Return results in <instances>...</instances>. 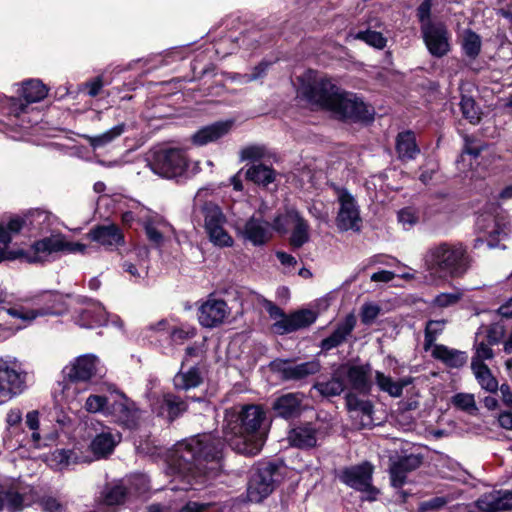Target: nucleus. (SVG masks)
<instances>
[{
    "label": "nucleus",
    "instance_id": "48",
    "mask_svg": "<svg viewBox=\"0 0 512 512\" xmlns=\"http://www.w3.org/2000/svg\"><path fill=\"white\" fill-rule=\"evenodd\" d=\"M346 40L348 42L361 40L376 49H383L387 43L386 38L380 32L373 30L359 31L357 33L350 32Z\"/></svg>",
    "mask_w": 512,
    "mask_h": 512
},
{
    "label": "nucleus",
    "instance_id": "9",
    "mask_svg": "<svg viewBox=\"0 0 512 512\" xmlns=\"http://www.w3.org/2000/svg\"><path fill=\"white\" fill-rule=\"evenodd\" d=\"M200 209L204 217V228L209 240L219 247H231L233 239L223 227L225 216L221 209L212 202H205L201 205Z\"/></svg>",
    "mask_w": 512,
    "mask_h": 512
},
{
    "label": "nucleus",
    "instance_id": "56",
    "mask_svg": "<svg viewBox=\"0 0 512 512\" xmlns=\"http://www.w3.org/2000/svg\"><path fill=\"white\" fill-rule=\"evenodd\" d=\"M460 107L463 116L471 123H476L480 120L478 108L471 97L463 96L461 98Z\"/></svg>",
    "mask_w": 512,
    "mask_h": 512
},
{
    "label": "nucleus",
    "instance_id": "42",
    "mask_svg": "<svg viewBox=\"0 0 512 512\" xmlns=\"http://www.w3.org/2000/svg\"><path fill=\"white\" fill-rule=\"evenodd\" d=\"M3 497L5 509L9 512H20L32 503V500L29 499L28 495L21 494L13 489L3 490Z\"/></svg>",
    "mask_w": 512,
    "mask_h": 512
},
{
    "label": "nucleus",
    "instance_id": "43",
    "mask_svg": "<svg viewBox=\"0 0 512 512\" xmlns=\"http://www.w3.org/2000/svg\"><path fill=\"white\" fill-rule=\"evenodd\" d=\"M313 388L316 389L322 396L332 397L340 395L344 391L345 385L343 382V377L338 375L337 369L330 380L326 382H318L314 384Z\"/></svg>",
    "mask_w": 512,
    "mask_h": 512
},
{
    "label": "nucleus",
    "instance_id": "36",
    "mask_svg": "<svg viewBox=\"0 0 512 512\" xmlns=\"http://www.w3.org/2000/svg\"><path fill=\"white\" fill-rule=\"evenodd\" d=\"M126 129V124L120 123L99 135L86 136V139L93 149L103 148L124 134Z\"/></svg>",
    "mask_w": 512,
    "mask_h": 512
},
{
    "label": "nucleus",
    "instance_id": "64",
    "mask_svg": "<svg viewBox=\"0 0 512 512\" xmlns=\"http://www.w3.org/2000/svg\"><path fill=\"white\" fill-rule=\"evenodd\" d=\"M499 425L506 429L512 431V411H503L498 416Z\"/></svg>",
    "mask_w": 512,
    "mask_h": 512
},
{
    "label": "nucleus",
    "instance_id": "22",
    "mask_svg": "<svg viewBox=\"0 0 512 512\" xmlns=\"http://www.w3.org/2000/svg\"><path fill=\"white\" fill-rule=\"evenodd\" d=\"M482 512H503L512 509V490H494L475 502Z\"/></svg>",
    "mask_w": 512,
    "mask_h": 512
},
{
    "label": "nucleus",
    "instance_id": "18",
    "mask_svg": "<svg viewBox=\"0 0 512 512\" xmlns=\"http://www.w3.org/2000/svg\"><path fill=\"white\" fill-rule=\"evenodd\" d=\"M370 364H344L338 368V375L346 378L351 388L360 393L368 394L372 387Z\"/></svg>",
    "mask_w": 512,
    "mask_h": 512
},
{
    "label": "nucleus",
    "instance_id": "13",
    "mask_svg": "<svg viewBox=\"0 0 512 512\" xmlns=\"http://www.w3.org/2000/svg\"><path fill=\"white\" fill-rule=\"evenodd\" d=\"M477 228L483 233V237L489 248H496L506 239L510 231L509 222L504 216L481 214L477 218Z\"/></svg>",
    "mask_w": 512,
    "mask_h": 512
},
{
    "label": "nucleus",
    "instance_id": "39",
    "mask_svg": "<svg viewBox=\"0 0 512 512\" xmlns=\"http://www.w3.org/2000/svg\"><path fill=\"white\" fill-rule=\"evenodd\" d=\"M294 227L290 237V244L294 248H300L309 241V225L299 214H292Z\"/></svg>",
    "mask_w": 512,
    "mask_h": 512
},
{
    "label": "nucleus",
    "instance_id": "60",
    "mask_svg": "<svg viewBox=\"0 0 512 512\" xmlns=\"http://www.w3.org/2000/svg\"><path fill=\"white\" fill-rule=\"evenodd\" d=\"M380 313V307L376 304L367 303L362 306L361 309V321L365 325H370L378 317Z\"/></svg>",
    "mask_w": 512,
    "mask_h": 512
},
{
    "label": "nucleus",
    "instance_id": "1",
    "mask_svg": "<svg viewBox=\"0 0 512 512\" xmlns=\"http://www.w3.org/2000/svg\"><path fill=\"white\" fill-rule=\"evenodd\" d=\"M299 95L310 105L332 112L341 119L369 121L372 113L355 94L342 91L325 75L308 70L300 78Z\"/></svg>",
    "mask_w": 512,
    "mask_h": 512
},
{
    "label": "nucleus",
    "instance_id": "25",
    "mask_svg": "<svg viewBox=\"0 0 512 512\" xmlns=\"http://www.w3.org/2000/svg\"><path fill=\"white\" fill-rule=\"evenodd\" d=\"M304 395L299 392L286 393L273 403L275 413L285 419L299 417L303 411Z\"/></svg>",
    "mask_w": 512,
    "mask_h": 512
},
{
    "label": "nucleus",
    "instance_id": "11",
    "mask_svg": "<svg viewBox=\"0 0 512 512\" xmlns=\"http://www.w3.org/2000/svg\"><path fill=\"white\" fill-rule=\"evenodd\" d=\"M106 416L123 427L134 429L139 423L140 411L132 400L123 393H117L112 395V401L106 410Z\"/></svg>",
    "mask_w": 512,
    "mask_h": 512
},
{
    "label": "nucleus",
    "instance_id": "41",
    "mask_svg": "<svg viewBox=\"0 0 512 512\" xmlns=\"http://www.w3.org/2000/svg\"><path fill=\"white\" fill-rule=\"evenodd\" d=\"M482 330H479L476 333L473 350L474 355L471 359V364H485L484 361L491 360L494 357V352L492 349L493 345L486 342L485 339L481 338Z\"/></svg>",
    "mask_w": 512,
    "mask_h": 512
},
{
    "label": "nucleus",
    "instance_id": "50",
    "mask_svg": "<svg viewBox=\"0 0 512 512\" xmlns=\"http://www.w3.org/2000/svg\"><path fill=\"white\" fill-rule=\"evenodd\" d=\"M35 503L39 505L43 512H67V505L56 495L45 493L38 496Z\"/></svg>",
    "mask_w": 512,
    "mask_h": 512
},
{
    "label": "nucleus",
    "instance_id": "46",
    "mask_svg": "<svg viewBox=\"0 0 512 512\" xmlns=\"http://www.w3.org/2000/svg\"><path fill=\"white\" fill-rule=\"evenodd\" d=\"M52 457L62 467L90 461L89 457L81 455L78 449H57L53 452Z\"/></svg>",
    "mask_w": 512,
    "mask_h": 512
},
{
    "label": "nucleus",
    "instance_id": "10",
    "mask_svg": "<svg viewBox=\"0 0 512 512\" xmlns=\"http://www.w3.org/2000/svg\"><path fill=\"white\" fill-rule=\"evenodd\" d=\"M373 466L364 462L359 465L344 468L338 474L339 480L347 486L366 493V499L373 501L379 491L372 485Z\"/></svg>",
    "mask_w": 512,
    "mask_h": 512
},
{
    "label": "nucleus",
    "instance_id": "5",
    "mask_svg": "<svg viewBox=\"0 0 512 512\" xmlns=\"http://www.w3.org/2000/svg\"><path fill=\"white\" fill-rule=\"evenodd\" d=\"M86 249L85 244L69 241L62 233H53L35 241L29 250H23L21 259L28 263H45L59 254H84Z\"/></svg>",
    "mask_w": 512,
    "mask_h": 512
},
{
    "label": "nucleus",
    "instance_id": "24",
    "mask_svg": "<svg viewBox=\"0 0 512 512\" xmlns=\"http://www.w3.org/2000/svg\"><path fill=\"white\" fill-rule=\"evenodd\" d=\"M77 323L84 328L105 325L108 321V313L103 305L95 300H87L84 308L78 312Z\"/></svg>",
    "mask_w": 512,
    "mask_h": 512
},
{
    "label": "nucleus",
    "instance_id": "47",
    "mask_svg": "<svg viewBox=\"0 0 512 512\" xmlns=\"http://www.w3.org/2000/svg\"><path fill=\"white\" fill-rule=\"evenodd\" d=\"M47 95L45 85L39 80H28L22 84V96L27 103L39 102Z\"/></svg>",
    "mask_w": 512,
    "mask_h": 512
},
{
    "label": "nucleus",
    "instance_id": "21",
    "mask_svg": "<svg viewBox=\"0 0 512 512\" xmlns=\"http://www.w3.org/2000/svg\"><path fill=\"white\" fill-rule=\"evenodd\" d=\"M346 405L351 417L358 421L359 428H370L373 426L374 407L370 400L359 398L353 393L346 395Z\"/></svg>",
    "mask_w": 512,
    "mask_h": 512
},
{
    "label": "nucleus",
    "instance_id": "59",
    "mask_svg": "<svg viewBox=\"0 0 512 512\" xmlns=\"http://www.w3.org/2000/svg\"><path fill=\"white\" fill-rule=\"evenodd\" d=\"M265 147L261 145H250L241 150L242 160L258 161L265 156Z\"/></svg>",
    "mask_w": 512,
    "mask_h": 512
},
{
    "label": "nucleus",
    "instance_id": "8",
    "mask_svg": "<svg viewBox=\"0 0 512 512\" xmlns=\"http://www.w3.org/2000/svg\"><path fill=\"white\" fill-rule=\"evenodd\" d=\"M335 194L339 204L338 213L335 219L337 228L340 231H359L362 219L359 205L355 197L345 188L336 187Z\"/></svg>",
    "mask_w": 512,
    "mask_h": 512
},
{
    "label": "nucleus",
    "instance_id": "55",
    "mask_svg": "<svg viewBox=\"0 0 512 512\" xmlns=\"http://www.w3.org/2000/svg\"><path fill=\"white\" fill-rule=\"evenodd\" d=\"M504 336V326L500 323H494L489 325L484 332L482 331L481 338L485 339L490 345H497L503 340Z\"/></svg>",
    "mask_w": 512,
    "mask_h": 512
},
{
    "label": "nucleus",
    "instance_id": "12",
    "mask_svg": "<svg viewBox=\"0 0 512 512\" xmlns=\"http://www.w3.org/2000/svg\"><path fill=\"white\" fill-rule=\"evenodd\" d=\"M423 41L429 53L436 58L446 56L451 50V34L441 22L426 23L421 27Z\"/></svg>",
    "mask_w": 512,
    "mask_h": 512
},
{
    "label": "nucleus",
    "instance_id": "29",
    "mask_svg": "<svg viewBox=\"0 0 512 512\" xmlns=\"http://www.w3.org/2000/svg\"><path fill=\"white\" fill-rule=\"evenodd\" d=\"M288 441L297 448H313L317 444V430L311 424L294 427L288 433Z\"/></svg>",
    "mask_w": 512,
    "mask_h": 512
},
{
    "label": "nucleus",
    "instance_id": "28",
    "mask_svg": "<svg viewBox=\"0 0 512 512\" xmlns=\"http://www.w3.org/2000/svg\"><path fill=\"white\" fill-rule=\"evenodd\" d=\"M231 121H219L199 129L192 136L193 144L204 146L225 136L231 129Z\"/></svg>",
    "mask_w": 512,
    "mask_h": 512
},
{
    "label": "nucleus",
    "instance_id": "2",
    "mask_svg": "<svg viewBox=\"0 0 512 512\" xmlns=\"http://www.w3.org/2000/svg\"><path fill=\"white\" fill-rule=\"evenodd\" d=\"M266 418L259 405H237L225 411V441L240 453H256L264 442L261 426Z\"/></svg>",
    "mask_w": 512,
    "mask_h": 512
},
{
    "label": "nucleus",
    "instance_id": "7",
    "mask_svg": "<svg viewBox=\"0 0 512 512\" xmlns=\"http://www.w3.org/2000/svg\"><path fill=\"white\" fill-rule=\"evenodd\" d=\"M185 152L178 148L162 149L153 154L150 167L155 174L164 178L181 176L187 169Z\"/></svg>",
    "mask_w": 512,
    "mask_h": 512
},
{
    "label": "nucleus",
    "instance_id": "33",
    "mask_svg": "<svg viewBox=\"0 0 512 512\" xmlns=\"http://www.w3.org/2000/svg\"><path fill=\"white\" fill-rule=\"evenodd\" d=\"M396 152L402 161L413 160L420 153L416 143L415 134L412 131H404L397 135Z\"/></svg>",
    "mask_w": 512,
    "mask_h": 512
},
{
    "label": "nucleus",
    "instance_id": "34",
    "mask_svg": "<svg viewBox=\"0 0 512 512\" xmlns=\"http://www.w3.org/2000/svg\"><path fill=\"white\" fill-rule=\"evenodd\" d=\"M143 225L148 239L156 245H161L164 234L172 230L171 225L158 215L149 216Z\"/></svg>",
    "mask_w": 512,
    "mask_h": 512
},
{
    "label": "nucleus",
    "instance_id": "6",
    "mask_svg": "<svg viewBox=\"0 0 512 512\" xmlns=\"http://www.w3.org/2000/svg\"><path fill=\"white\" fill-rule=\"evenodd\" d=\"M26 372L16 358L0 357V404L21 394L25 389Z\"/></svg>",
    "mask_w": 512,
    "mask_h": 512
},
{
    "label": "nucleus",
    "instance_id": "52",
    "mask_svg": "<svg viewBox=\"0 0 512 512\" xmlns=\"http://www.w3.org/2000/svg\"><path fill=\"white\" fill-rule=\"evenodd\" d=\"M112 396L107 398L102 395H90L85 402V409L89 413H103L106 416V410L111 404Z\"/></svg>",
    "mask_w": 512,
    "mask_h": 512
},
{
    "label": "nucleus",
    "instance_id": "49",
    "mask_svg": "<svg viewBox=\"0 0 512 512\" xmlns=\"http://www.w3.org/2000/svg\"><path fill=\"white\" fill-rule=\"evenodd\" d=\"M481 38L472 30H466L462 38V50L464 54L474 60L481 52Z\"/></svg>",
    "mask_w": 512,
    "mask_h": 512
},
{
    "label": "nucleus",
    "instance_id": "15",
    "mask_svg": "<svg viewBox=\"0 0 512 512\" xmlns=\"http://www.w3.org/2000/svg\"><path fill=\"white\" fill-rule=\"evenodd\" d=\"M187 407L185 400L171 392L154 396L151 402L153 413L169 422L180 417L187 410Z\"/></svg>",
    "mask_w": 512,
    "mask_h": 512
},
{
    "label": "nucleus",
    "instance_id": "31",
    "mask_svg": "<svg viewBox=\"0 0 512 512\" xmlns=\"http://www.w3.org/2000/svg\"><path fill=\"white\" fill-rule=\"evenodd\" d=\"M431 354L450 368H460L466 364L468 359L466 352L449 348L443 344L434 345Z\"/></svg>",
    "mask_w": 512,
    "mask_h": 512
},
{
    "label": "nucleus",
    "instance_id": "38",
    "mask_svg": "<svg viewBox=\"0 0 512 512\" xmlns=\"http://www.w3.org/2000/svg\"><path fill=\"white\" fill-rule=\"evenodd\" d=\"M276 172L269 166L257 164L246 171V178L255 184L267 186L274 182Z\"/></svg>",
    "mask_w": 512,
    "mask_h": 512
},
{
    "label": "nucleus",
    "instance_id": "4",
    "mask_svg": "<svg viewBox=\"0 0 512 512\" xmlns=\"http://www.w3.org/2000/svg\"><path fill=\"white\" fill-rule=\"evenodd\" d=\"M424 266L438 277H462L471 267L467 246L461 242H441L427 249Z\"/></svg>",
    "mask_w": 512,
    "mask_h": 512
},
{
    "label": "nucleus",
    "instance_id": "44",
    "mask_svg": "<svg viewBox=\"0 0 512 512\" xmlns=\"http://www.w3.org/2000/svg\"><path fill=\"white\" fill-rule=\"evenodd\" d=\"M24 226V221L20 217L11 218L7 224H0V248L8 249L12 238L17 235Z\"/></svg>",
    "mask_w": 512,
    "mask_h": 512
},
{
    "label": "nucleus",
    "instance_id": "58",
    "mask_svg": "<svg viewBox=\"0 0 512 512\" xmlns=\"http://www.w3.org/2000/svg\"><path fill=\"white\" fill-rule=\"evenodd\" d=\"M292 214H299L295 210L286 211L284 214H280L275 217L272 228L277 232L285 233L287 232L288 226L294 223V218Z\"/></svg>",
    "mask_w": 512,
    "mask_h": 512
},
{
    "label": "nucleus",
    "instance_id": "35",
    "mask_svg": "<svg viewBox=\"0 0 512 512\" xmlns=\"http://www.w3.org/2000/svg\"><path fill=\"white\" fill-rule=\"evenodd\" d=\"M203 382L201 371L198 367H191L187 371L182 369L174 376L173 384L177 390H190L198 387Z\"/></svg>",
    "mask_w": 512,
    "mask_h": 512
},
{
    "label": "nucleus",
    "instance_id": "17",
    "mask_svg": "<svg viewBox=\"0 0 512 512\" xmlns=\"http://www.w3.org/2000/svg\"><path fill=\"white\" fill-rule=\"evenodd\" d=\"M275 370L286 381H301L320 371L318 360L294 364L289 360H280L274 364Z\"/></svg>",
    "mask_w": 512,
    "mask_h": 512
},
{
    "label": "nucleus",
    "instance_id": "27",
    "mask_svg": "<svg viewBox=\"0 0 512 512\" xmlns=\"http://www.w3.org/2000/svg\"><path fill=\"white\" fill-rule=\"evenodd\" d=\"M422 463V458L417 455H408L393 462L390 467L391 483L394 487L400 488L406 481V476L417 469Z\"/></svg>",
    "mask_w": 512,
    "mask_h": 512
},
{
    "label": "nucleus",
    "instance_id": "37",
    "mask_svg": "<svg viewBox=\"0 0 512 512\" xmlns=\"http://www.w3.org/2000/svg\"><path fill=\"white\" fill-rule=\"evenodd\" d=\"M375 381L379 389L391 397L398 398L403 393V388L409 384V381H394L390 376L380 371L375 372Z\"/></svg>",
    "mask_w": 512,
    "mask_h": 512
},
{
    "label": "nucleus",
    "instance_id": "45",
    "mask_svg": "<svg viewBox=\"0 0 512 512\" xmlns=\"http://www.w3.org/2000/svg\"><path fill=\"white\" fill-rule=\"evenodd\" d=\"M127 496V489L122 483L106 485L102 491V500L109 506L123 504Z\"/></svg>",
    "mask_w": 512,
    "mask_h": 512
},
{
    "label": "nucleus",
    "instance_id": "30",
    "mask_svg": "<svg viewBox=\"0 0 512 512\" xmlns=\"http://www.w3.org/2000/svg\"><path fill=\"white\" fill-rule=\"evenodd\" d=\"M121 441L119 432L113 433L110 429L97 434L92 440L90 447L92 452L98 457H106L111 454L116 445Z\"/></svg>",
    "mask_w": 512,
    "mask_h": 512
},
{
    "label": "nucleus",
    "instance_id": "57",
    "mask_svg": "<svg viewBox=\"0 0 512 512\" xmlns=\"http://www.w3.org/2000/svg\"><path fill=\"white\" fill-rule=\"evenodd\" d=\"M397 218L405 230L412 228L419 220L416 211L411 207L401 209L398 212Z\"/></svg>",
    "mask_w": 512,
    "mask_h": 512
},
{
    "label": "nucleus",
    "instance_id": "26",
    "mask_svg": "<svg viewBox=\"0 0 512 512\" xmlns=\"http://www.w3.org/2000/svg\"><path fill=\"white\" fill-rule=\"evenodd\" d=\"M316 320V314L311 310H300L290 316L280 319L274 324L275 330L280 333H290L308 327Z\"/></svg>",
    "mask_w": 512,
    "mask_h": 512
},
{
    "label": "nucleus",
    "instance_id": "23",
    "mask_svg": "<svg viewBox=\"0 0 512 512\" xmlns=\"http://www.w3.org/2000/svg\"><path fill=\"white\" fill-rule=\"evenodd\" d=\"M88 237L107 249L122 246L125 242L121 229L115 224L98 225L89 231Z\"/></svg>",
    "mask_w": 512,
    "mask_h": 512
},
{
    "label": "nucleus",
    "instance_id": "61",
    "mask_svg": "<svg viewBox=\"0 0 512 512\" xmlns=\"http://www.w3.org/2000/svg\"><path fill=\"white\" fill-rule=\"evenodd\" d=\"M196 334V330L193 327H178L173 328L170 331V337L173 342L179 344L182 343L184 340L194 337Z\"/></svg>",
    "mask_w": 512,
    "mask_h": 512
},
{
    "label": "nucleus",
    "instance_id": "20",
    "mask_svg": "<svg viewBox=\"0 0 512 512\" xmlns=\"http://www.w3.org/2000/svg\"><path fill=\"white\" fill-rule=\"evenodd\" d=\"M98 364L96 356L82 355L67 365L64 373L72 381H87L98 373Z\"/></svg>",
    "mask_w": 512,
    "mask_h": 512
},
{
    "label": "nucleus",
    "instance_id": "54",
    "mask_svg": "<svg viewBox=\"0 0 512 512\" xmlns=\"http://www.w3.org/2000/svg\"><path fill=\"white\" fill-rule=\"evenodd\" d=\"M50 213L43 211V210H33L28 213V215L25 216V218H22L24 221V225L26 223H29L35 228L43 229L44 226H48L50 224Z\"/></svg>",
    "mask_w": 512,
    "mask_h": 512
},
{
    "label": "nucleus",
    "instance_id": "51",
    "mask_svg": "<svg viewBox=\"0 0 512 512\" xmlns=\"http://www.w3.org/2000/svg\"><path fill=\"white\" fill-rule=\"evenodd\" d=\"M445 322L442 320H430L425 329L424 338V349L432 350L433 346L436 345L435 341L437 337L443 332Z\"/></svg>",
    "mask_w": 512,
    "mask_h": 512
},
{
    "label": "nucleus",
    "instance_id": "63",
    "mask_svg": "<svg viewBox=\"0 0 512 512\" xmlns=\"http://www.w3.org/2000/svg\"><path fill=\"white\" fill-rule=\"evenodd\" d=\"M445 500L440 497L433 498L429 501L422 502L420 505V511L427 512L432 510H437L444 506Z\"/></svg>",
    "mask_w": 512,
    "mask_h": 512
},
{
    "label": "nucleus",
    "instance_id": "19",
    "mask_svg": "<svg viewBox=\"0 0 512 512\" xmlns=\"http://www.w3.org/2000/svg\"><path fill=\"white\" fill-rule=\"evenodd\" d=\"M270 224L261 217L252 215L243 225L236 224L238 234L255 246L265 244L270 238Z\"/></svg>",
    "mask_w": 512,
    "mask_h": 512
},
{
    "label": "nucleus",
    "instance_id": "3",
    "mask_svg": "<svg viewBox=\"0 0 512 512\" xmlns=\"http://www.w3.org/2000/svg\"><path fill=\"white\" fill-rule=\"evenodd\" d=\"M224 443L212 434H200L176 445L171 466L181 475L205 474L208 463L222 456Z\"/></svg>",
    "mask_w": 512,
    "mask_h": 512
},
{
    "label": "nucleus",
    "instance_id": "40",
    "mask_svg": "<svg viewBox=\"0 0 512 512\" xmlns=\"http://www.w3.org/2000/svg\"><path fill=\"white\" fill-rule=\"evenodd\" d=\"M473 374L479 385L488 392L498 389V382L486 364H471Z\"/></svg>",
    "mask_w": 512,
    "mask_h": 512
},
{
    "label": "nucleus",
    "instance_id": "32",
    "mask_svg": "<svg viewBox=\"0 0 512 512\" xmlns=\"http://www.w3.org/2000/svg\"><path fill=\"white\" fill-rule=\"evenodd\" d=\"M356 325V317L349 314L344 321L338 324L334 332L322 341V348L326 350L333 349L342 344L347 336L353 331Z\"/></svg>",
    "mask_w": 512,
    "mask_h": 512
},
{
    "label": "nucleus",
    "instance_id": "16",
    "mask_svg": "<svg viewBox=\"0 0 512 512\" xmlns=\"http://www.w3.org/2000/svg\"><path fill=\"white\" fill-rule=\"evenodd\" d=\"M230 315V309L224 300L209 297L198 308L199 323L206 328L221 325Z\"/></svg>",
    "mask_w": 512,
    "mask_h": 512
},
{
    "label": "nucleus",
    "instance_id": "62",
    "mask_svg": "<svg viewBox=\"0 0 512 512\" xmlns=\"http://www.w3.org/2000/svg\"><path fill=\"white\" fill-rule=\"evenodd\" d=\"M461 298L460 293H441L437 295L433 303L441 308L456 304Z\"/></svg>",
    "mask_w": 512,
    "mask_h": 512
},
{
    "label": "nucleus",
    "instance_id": "14",
    "mask_svg": "<svg viewBox=\"0 0 512 512\" xmlns=\"http://www.w3.org/2000/svg\"><path fill=\"white\" fill-rule=\"evenodd\" d=\"M274 468L270 465L258 468L250 478L247 497L250 502L259 503L272 493L275 487Z\"/></svg>",
    "mask_w": 512,
    "mask_h": 512
},
{
    "label": "nucleus",
    "instance_id": "53",
    "mask_svg": "<svg viewBox=\"0 0 512 512\" xmlns=\"http://www.w3.org/2000/svg\"><path fill=\"white\" fill-rule=\"evenodd\" d=\"M451 402L456 408L469 414H474L478 410L474 395L470 393H457L452 397Z\"/></svg>",
    "mask_w": 512,
    "mask_h": 512
}]
</instances>
